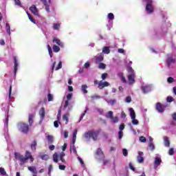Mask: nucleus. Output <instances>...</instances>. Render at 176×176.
<instances>
[{
	"instance_id": "f257e3e1",
	"label": "nucleus",
	"mask_w": 176,
	"mask_h": 176,
	"mask_svg": "<svg viewBox=\"0 0 176 176\" xmlns=\"http://www.w3.org/2000/svg\"><path fill=\"white\" fill-rule=\"evenodd\" d=\"M1 110L6 113V120L4 122V137L8 143L10 142V139L9 138V135L8 132L9 131L8 129V124H9V106L6 103H3L1 104Z\"/></svg>"
},
{
	"instance_id": "f03ea898",
	"label": "nucleus",
	"mask_w": 176,
	"mask_h": 176,
	"mask_svg": "<svg viewBox=\"0 0 176 176\" xmlns=\"http://www.w3.org/2000/svg\"><path fill=\"white\" fill-rule=\"evenodd\" d=\"M14 155L15 159L20 162L21 166H23V164L27 163L28 159H30V157L32 156L30 151H26L25 157L23 155L20 154V153H14Z\"/></svg>"
},
{
	"instance_id": "7ed1b4c3",
	"label": "nucleus",
	"mask_w": 176,
	"mask_h": 176,
	"mask_svg": "<svg viewBox=\"0 0 176 176\" xmlns=\"http://www.w3.org/2000/svg\"><path fill=\"white\" fill-rule=\"evenodd\" d=\"M99 134H100V131L91 130L85 132L83 135V137L85 138V140L87 142L90 141L91 138H92L94 141H97V138H98Z\"/></svg>"
},
{
	"instance_id": "20e7f679",
	"label": "nucleus",
	"mask_w": 176,
	"mask_h": 176,
	"mask_svg": "<svg viewBox=\"0 0 176 176\" xmlns=\"http://www.w3.org/2000/svg\"><path fill=\"white\" fill-rule=\"evenodd\" d=\"M133 62L129 60L128 63V80L129 85H133L135 82V72H134V69L131 67V65Z\"/></svg>"
},
{
	"instance_id": "39448f33",
	"label": "nucleus",
	"mask_w": 176,
	"mask_h": 176,
	"mask_svg": "<svg viewBox=\"0 0 176 176\" xmlns=\"http://www.w3.org/2000/svg\"><path fill=\"white\" fill-rule=\"evenodd\" d=\"M146 3V12L148 14H152L155 11V6H153V0H143Z\"/></svg>"
},
{
	"instance_id": "423d86ee",
	"label": "nucleus",
	"mask_w": 176,
	"mask_h": 176,
	"mask_svg": "<svg viewBox=\"0 0 176 176\" xmlns=\"http://www.w3.org/2000/svg\"><path fill=\"white\" fill-rule=\"evenodd\" d=\"M78 134V129H74L72 135V146L71 148V152H73L75 155H78L76 151V147L75 146V142H76V135Z\"/></svg>"
},
{
	"instance_id": "0eeeda50",
	"label": "nucleus",
	"mask_w": 176,
	"mask_h": 176,
	"mask_svg": "<svg viewBox=\"0 0 176 176\" xmlns=\"http://www.w3.org/2000/svg\"><path fill=\"white\" fill-rule=\"evenodd\" d=\"M17 128L21 133L24 134H27L28 133L30 129L28 128V125L24 122H19L17 124Z\"/></svg>"
},
{
	"instance_id": "6e6552de",
	"label": "nucleus",
	"mask_w": 176,
	"mask_h": 176,
	"mask_svg": "<svg viewBox=\"0 0 176 176\" xmlns=\"http://www.w3.org/2000/svg\"><path fill=\"white\" fill-rule=\"evenodd\" d=\"M64 156H65V153L61 152L59 155L57 153H55L53 155V160L55 163L58 162V158L63 163H65V160H64Z\"/></svg>"
},
{
	"instance_id": "1a4fd4ad",
	"label": "nucleus",
	"mask_w": 176,
	"mask_h": 176,
	"mask_svg": "<svg viewBox=\"0 0 176 176\" xmlns=\"http://www.w3.org/2000/svg\"><path fill=\"white\" fill-rule=\"evenodd\" d=\"M175 58L171 54L168 55V58L166 59V65L168 68H171L174 64H175Z\"/></svg>"
},
{
	"instance_id": "9d476101",
	"label": "nucleus",
	"mask_w": 176,
	"mask_h": 176,
	"mask_svg": "<svg viewBox=\"0 0 176 176\" xmlns=\"http://www.w3.org/2000/svg\"><path fill=\"white\" fill-rule=\"evenodd\" d=\"M14 60V75L16 77L17 74V69H19V66L20 65V62L19 61V58L16 56H13Z\"/></svg>"
},
{
	"instance_id": "9b49d317",
	"label": "nucleus",
	"mask_w": 176,
	"mask_h": 176,
	"mask_svg": "<svg viewBox=\"0 0 176 176\" xmlns=\"http://www.w3.org/2000/svg\"><path fill=\"white\" fill-rule=\"evenodd\" d=\"M162 164V157L160 155L157 154L154 160V168L156 169Z\"/></svg>"
},
{
	"instance_id": "f8f14e48",
	"label": "nucleus",
	"mask_w": 176,
	"mask_h": 176,
	"mask_svg": "<svg viewBox=\"0 0 176 176\" xmlns=\"http://www.w3.org/2000/svg\"><path fill=\"white\" fill-rule=\"evenodd\" d=\"M52 42L53 43L58 45V46H59V47H61L62 49H63V47H65V45L64 44V43L57 37H54Z\"/></svg>"
},
{
	"instance_id": "ddd939ff",
	"label": "nucleus",
	"mask_w": 176,
	"mask_h": 176,
	"mask_svg": "<svg viewBox=\"0 0 176 176\" xmlns=\"http://www.w3.org/2000/svg\"><path fill=\"white\" fill-rule=\"evenodd\" d=\"M152 91V86L146 84H143L142 85V91L144 94H146V93H149V91Z\"/></svg>"
},
{
	"instance_id": "4468645a",
	"label": "nucleus",
	"mask_w": 176,
	"mask_h": 176,
	"mask_svg": "<svg viewBox=\"0 0 176 176\" xmlns=\"http://www.w3.org/2000/svg\"><path fill=\"white\" fill-rule=\"evenodd\" d=\"M39 115H40V124L43 122L45 119V115H46V111H45V108L42 107L39 111Z\"/></svg>"
},
{
	"instance_id": "2eb2a0df",
	"label": "nucleus",
	"mask_w": 176,
	"mask_h": 176,
	"mask_svg": "<svg viewBox=\"0 0 176 176\" xmlns=\"http://www.w3.org/2000/svg\"><path fill=\"white\" fill-rule=\"evenodd\" d=\"M156 110L157 111V112H159L160 113H163V112H164V108H166L165 106H162V103L160 102H157L156 104Z\"/></svg>"
},
{
	"instance_id": "dca6fc26",
	"label": "nucleus",
	"mask_w": 176,
	"mask_h": 176,
	"mask_svg": "<svg viewBox=\"0 0 176 176\" xmlns=\"http://www.w3.org/2000/svg\"><path fill=\"white\" fill-rule=\"evenodd\" d=\"M108 86H109V82H107V81H102L100 80L98 82V89H100V90H102V89H104V87H108Z\"/></svg>"
},
{
	"instance_id": "f3484780",
	"label": "nucleus",
	"mask_w": 176,
	"mask_h": 176,
	"mask_svg": "<svg viewBox=\"0 0 176 176\" xmlns=\"http://www.w3.org/2000/svg\"><path fill=\"white\" fill-rule=\"evenodd\" d=\"M138 155L137 157L138 163H143L144 162V152L138 151Z\"/></svg>"
},
{
	"instance_id": "a211bd4d",
	"label": "nucleus",
	"mask_w": 176,
	"mask_h": 176,
	"mask_svg": "<svg viewBox=\"0 0 176 176\" xmlns=\"http://www.w3.org/2000/svg\"><path fill=\"white\" fill-rule=\"evenodd\" d=\"M51 0H42L43 5L45 6V10L47 13H50V8H49V5L50 4Z\"/></svg>"
},
{
	"instance_id": "6ab92c4d",
	"label": "nucleus",
	"mask_w": 176,
	"mask_h": 176,
	"mask_svg": "<svg viewBox=\"0 0 176 176\" xmlns=\"http://www.w3.org/2000/svg\"><path fill=\"white\" fill-rule=\"evenodd\" d=\"M67 100H66L65 102V104L63 106V109H65L67 108V107H68V105L69 104V100H71L72 98V94H68L67 95Z\"/></svg>"
},
{
	"instance_id": "aec40b11",
	"label": "nucleus",
	"mask_w": 176,
	"mask_h": 176,
	"mask_svg": "<svg viewBox=\"0 0 176 176\" xmlns=\"http://www.w3.org/2000/svg\"><path fill=\"white\" fill-rule=\"evenodd\" d=\"M30 10L32 12V13L34 14L35 16H38V9L36 8V6H35V5H32L30 8Z\"/></svg>"
},
{
	"instance_id": "412c9836",
	"label": "nucleus",
	"mask_w": 176,
	"mask_h": 176,
	"mask_svg": "<svg viewBox=\"0 0 176 176\" xmlns=\"http://www.w3.org/2000/svg\"><path fill=\"white\" fill-rule=\"evenodd\" d=\"M104 60V55L100 53L98 56H96V63H101V61Z\"/></svg>"
},
{
	"instance_id": "4be33fe9",
	"label": "nucleus",
	"mask_w": 176,
	"mask_h": 176,
	"mask_svg": "<svg viewBox=\"0 0 176 176\" xmlns=\"http://www.w3.org/2000/svg\"><path fill=\"white\" fill-rule=\"evenodd\" d=\"M6 31L9 36L12 35V32H13V30H10V25L8 23H6Z\"/></svg>"
},
{
	"instance_id": "5701e85b",
	"label": "nucleus",
	"mask_w": 176,
	"mask_h": 176,
	"mask_svg": "<svg viewBox=\"0 0 176 176\" xmlns=\"http://www.w3.org/2000/svg\"><path fill=\"white\" fill-rule=\"evenodd\" d=\"M96 155L99 156V159H104V153H102V150H101V148H98L96 151Z\"/></svg>"
},
{
	"instance_id": "b1692460",
	"label": "nucleus",
	"mask_w": 176,
	"mask_h": 176,
	"mask_svg": "<svg viewBox=\"0 0 176 176\" xmlns=\"http://www.w3.org/2000/svg\"><path fill=\"white\" fill-rule=\"evenodd\" d=\"M102 53L103 54H109V53H111V50L109 49V47L108 46L103 47Z\"/></svg>"
},
{
	"instance_id": "393cba45",
	"label": "nucleus",
	"mask_w": 176,
	"mask_h": 176,
	"mask_svg": "<svg viewBox=\"0 0 176 176\" xmlns=\"http://www.w3.org/2000/svg\"><path fill=\"white\" fill-rule=\"evenodd\" d=\"M164 144L167 148L170 146V140H168V138L167 136L164 137Z\"/></svg>"
},
{
	"instance_id": "a878e982",
	"label": "nucleus",
	"mask_w": 176,
	"mask_h": 176,
	"mask_svg": "<svg viewBox=\"0 0 176 176\" xmlns=\"http://www.w3.org/2000/svg\"><path fill=\"white\" fill-rule=\"evenodd\" d=\"M29 171H31L34 175L38 174V172L36 171V168L35 166H29L28 168Z\"/></svg>"
},
{
	"instance_id": "bb28decb",
	"label": "nucleus",
	"mask_w": 176,
	"mask_h": 176,
	"mask_svg": "<svg viewBox=\"0 0 176 176\" xmlns=\"http://www.w3.org/2000/svg\"><path fill=\"white\" fill-rule=\"evenodd\" d=\"M118 76H119V78H120V80L123 83H126V78H124V76H123L122 72H118Z\"/></svg>"
},
{
	"instance_id": "cd10ccee",
	"label": "nucleus",
	"mask_w": 176,
	"mask_h": 176,
	"mask_svg": "<svg viewBox=\"0 0 176 176\" xmlns=\"http://www.w3.org/2000/svg\"><path fill=\"white\" fill-rule=\"evenodd\" d=\"M107 19L109 21H113L115 20V15L112 12H110L107 15Z\"/></svg>"
},
{
	"instance_id": "c85d7f7f",
	"label": "nucleus",
	"mask_w": 176,
	"mask_h": 176,
	"mask_svg": "<svg viewBox=\"0 0 176 176\" xmlns=\"http://www.w3.org/2000/svg\"><path fill=\"white\" fill-rule=\"evenodd\" d=\"M131 119H135V112L133 108L129 109Z\"/></svg>"
},
{
	"instance_id": "c756f323",
	"label": "nucleus",
	"mask_w": 176,
	"mask_h": 176,
	"mask_svg": "<svg viewBox=\"0 0 176 176\" xmlns=\"http://www.w3.org/2000/svg\"><path fill=\"white\" fill-rule=\"evenodd\" d=\"M87 85H82L81 87V91H82L84 94H87Z\"/></svg>"
},
{
	"instance_id": "7c9ffc66",
	"label": "nucleus",
	"mask_w": 176,
	"mask_h": 176,
	"mask_svg": "<svg viewBox=\"0 0 176 176\" xmlns=\"http://www.w3.org/2000/svg\"><path fill=\"white\" fill-rule=\"evenodd\" d=\"M89 109H87V107H86L84 113H82L80 117V119L78 120V123H80V122H82V120H83V118H85V115H86L87 111H88Z\"/></svg>"
},
{
	"instance_id": "2f4dec72",
	"label": "nucleus",
	"mask_w": 176,
	"mask_h": 176,
	"mask_svg": "<svg viewBox=\"0 0 176 176\" xmlns=\"http://www.w3.org/2000/svg\"><path fill=\"white\" fill-rule=\"evenodd\" d=\"M5 175H8L6 170H5L4 168L0 167V176H5Z\"/></svg>"
},
{
	"instance_id": "473e14b6",
	"label": "nucleus",
	"mask_w": 176,
	"mask_h": 176,
	"mask_svg": "<svg viewBox=\"0 0 176 176\" xmlns=\"http://www.w3.org/2000/svg\"><path fill=\"white\" fill-rule=\"evenodd\" d=\"M61 25V23H54L53 24V30L56 31H58L60 30V27Z\"/></svg>"
},
{
	"instance_id": "72a5a7b5",
	"label": "nucleus",
	"mask_w": 176,
	"mask_h": 176,
	"mask_svg": "<svg viewBox=\"0 0 176 176\" xmlns=\"http://www.w3.org/2000/svg\"><path fill=\"white\" fill-rule=\"evenodd\" d=\"M77 159H78V162H80L82 168H85L86 166L85 165V162H83V160H82V158H80V157H79V156H77Z\"/></svg>"
},
{
	"instance_id": "f704fd0d",
	"label": "nucleus",
	"mask_w": 176,
	"mask_h": 176,
	"mask_svg": "<svg viewBox=\"0 0 176 176\" xmlns=\"http://www.w3.org/2000/svg\"><path fill=\"white\" fill-rule=\"evenodd\" d=\"M105 116L107 118V119H113V112L110 111L105 115Z\"/></svg>"
},
{
	"instance_id": "c9c22d12",
	"label": "nucleus",
	"mask_w": 176,
	"mask_h": 176,
	"mask_svg": "<svg viewBox=\"0 0 176 176\" xmlns=\"http://www.w3.org/2000/svg\"><path fill=\"white\" fill-rule=\"evenodd\" d=\"M60 46L56 45H54L52 47V49L54 52V53H58V52H60Z\"/></svg>"
},
{
	"instance_id": "e433bc0d",
	"label": "nucleus",
	"mask_w": 176,
	"mask_h": 176,
	"mask_svg": "<svg viewBox=\"0 0 176 176\" xmlns=\"http://www.w3.org/2000/svg\"><path fill=\"white\" fill-rule=\"evenodd\" d=\"M68 118H69V114L67 113L63 115V120H65V124H68V122H69V119Z\"/></svg>"
},
{
	"instance_id": "4c0bfd02",
	"label": "nucleus",
	"mask_w": 176,
	"mask_h": 176,
	"mask_svg": "<svg viewBox=\"0 0 176 176\" xmlns=\"http://www.w3.org/2000/svg\"><path fill=\"white\" fill-rule=\"evenodd\" d=\"M32 151H36V141H33L31 144Z\"/></svg>"
},
{
	"instance_id": "58836bf2",
	"label": "nucleus",
	"mask_w": 176,
	"mask_h": 176,
	"mask_svg": "<svg viewBox=\"0 0 176 176\" xmlns=\"http://www.w3.org/2000/svg\"><path fill=\"white\" fill-rule=\"evenodd\" d=\"M46 138L48 141V144H53V136L48 135L46 136Z\"/></svg>"
},
{
	"instance_id": "ea45409f",
	"label": "nucleus",
	"mask_w": 176,
	"mask_h": 176,
	"mask_svg": "<svg viewBox=\"0 0 176 176\" xmlns=\"http://www.w3.org/2000/svg\"><path fill=\"white\" fill-rule=\"evenodd\" d=\"M107 30H110L111 28H112V27H113V21H109V22L107 25Z\"/></svg>"
},
{
	"instance_id": "a19ab883",
	"label": "nucleus",
	"mask_w": 176,
	"mask_h": 176,
	"mask_svg": "<svg viewBox=\"0 0 176 176\" xmlns=\"http://www.w3.org/2000/svg\"><path fill=\"white\" fill-rule=\"evenodd\" d=\"M104 100L107 101V102L108 104H109L110 105H115V102H116V100H108V99L104 98Z\"/></svg>"
},
{
	"instance_id": "79ce46f5",
	"label": "nucleus",
	"mask_w": 176,
	"mask_h": 176,
	"mask_svg": "<svg viewBox=\"0 0 176 176\" xmlns=\"http://www.w3.org/2000/svg\"><path fill=\"white\" fill-rule=\"evenodd\" d=\"M152 35H157L158 34H160V30L157 28L153 29L151 32Z\"/></svg>"
},
{
	"instance_id": "37998d69",
	"label": "nucleus",
	"mask_w": 176,
	"mask_h": 176,
	"mask_svg": "<svg viewBox=\"0 0 176 176\" xmlns=\"http://www.w3.org/2000/svg\"><path fill=\"white\" fill-rule=\"evenodd\" d=\"M47 49H48V53L50 54V57L52 58V57H53V51L52 50V47H50V45H48Z\"/></svg>"
},
{
	"instance_id": "c03bdc74",
	"label": "nucleus",
	"mask_w": 176,
	"mask_h": 176,
	"mask_svg": "<svg viewBox=\"0 0 176 176\" xmlns=\"http://www.w3.org/2000/svg\"><path fill=\"white\" fill-rule=\"evenodd\" d=\"M33 119H34V115L30 114V115H29L28 121H29V123H30V126H32Z\"/></svg>"
},
{
	"instance_id": "a18cd8bd",
	"label": "nucleus",
	"mask_w": 176,
	"mask_h": 176,
	"mask_svg": "<svg viewBox=\"0 0 176 176\" xmlns=\"http://www.w3.org/2000/svg\"><path fill=\"white\" fill-rule=\"evenodd\" d=\"M106 67H107V65L102 63H100L98 65L99 69H105Z\"/></svg>"
},
{
	"instance_id": "49530a36",
	"label": "nucleus",
	"mask_w": 176,
	"mask_h": 176,
	"mask_svg": "<svg viewBox=\"0 0 176 176\" xmlns=\"http://www.w3.org/2000/svg\"><path fill=\"white\" fill-rule=\"evenodd\" d=\"M61 68H63V62L60 61L58 66L55 68V71H58V69H61Z\"/></svg>"
},
{
	"instance_id": "de8ad7c7",
	"label": "nucleus",
	"mask_w": 176,
	"mask_h": 176,
	"mask_svg": "<svg viewBox=\"0 0 176 176\" xmlns=\"http://www.w3.org/2000/svg\"><path fill=\"white\" fill-rule=\"evenodd\" d=\"M148 146L151 148V151H155V144L153 142H148Z\"/></svg>"
},
{
	"instance_id": "09e8293b",
	"label": "nucleus",
	"mask_w": 176,
	"mask_h": 176,
	"mask_svg": "<svg viewBox=\"0 0 176 176\" xmlns=\"http://www.w3.org/2000/svg\"><path fill=\"white\" fill-rule=\"evenodd\" d=\"M91 98H92L93 100H98V99H100V98H102V96H98V95H93V96H91Z\"/></svg>"
},
{
	"instance_id": "8fccbe9b",
	"label": "nucleus",
	"mask_w": 176,
	"mask_h": 176,
	"mask_svg": "<svg viewBox=\"0 0 176 176\" xmlns=\"http://www.w3.org/2000/svg\"><path fill=\"white\" fill-rule=\"evenodd\" d=\"M123 138V131H118V139L122 140Z\"/></svg>"
},
{
	"instance_id": "3c124183",
	"label": "nucleus",
	"mask_w": 176,
	"mask_h": 176,
	"mask_svg": "<svg viewBox=\"0 0 176 176\" xmlns=\"http://www.w3.org/2000/svg\"><path fill=\"white\" fill-rule=\"evenodd\" d=\"M112 120L113 123H118L119 122V118L118 117H115L113 118H110Z\"/></svg>"
},
{
	"instance_id": "603ef678",
	"label": "nucleus",
	"mask_w": 176,
	"mask_h": 176,
	"mask_svg": "<svg viewBox=\"0 0 176 176\" xmlns=\"http://www.w3.org/2000/svg\"><path fill=\"white\" fill-rule=\"evenodd\" d=\"M41 159H42V160H48L49 159V155H43L41 156Z\"/></svg>"
},
{
	"instance_id": "864d4df0",
	"label": "nucleus",
	"mask_w": 176,
	"mask_h": 176,
	"mask_svg": "<svg viewBox=\"0 0 176 176\" xmlns=\"http://www.w3.org/2000/svg\"><path fill=\"white\" fill-rule=\"evenodd\" d=\"M138 123H139L138 120H137L135 118H132V124L137 126V124H138Z\"/></svg>"
},
{
	"instance_id": "5fc2aeb1",
	"label": "nucleus",
	"mask_w": 176,
	"mask_h": 176,
	"mask_svg": "<svg viewBox=\"0 0 176 176\" xmlns=\"http://www.w3.org/2000/svg\"><path fill=\"white\" fill-rule=\"evenodd\" d=\"M47 100L49 102L53 101V95L52 94H48Z\"/></svg>"
},
{
	"instance_id": "6e6d98bb",
	"label": "nucleus",
	"mask_w": 176,
	"mask_h": 176,
	"mask_svg": "<svg viewBox=\"0 0 176 176\" xmlns=\"http://www.w3.org/2000/svg\"><path fill=\"white\" fill-rule=\"evenodd\" d=\"M11 97H12V86L10 87V89L8 91V98H9L10 101H12V100H10Z\"/></svg>"
},
{
	"instance_id": "4d7b16f0",
	"label": "nucleus",
	"mask_w": 176,
	"mask_h": 176,
	"mask_svg": "<svg viewBox=\"0 0 176 176\" xmlns=\"http://www.w3.org/2000/svg\"><path fill=\"white\" fill-rule=\"evenodd\" d=\"M125 102H127L128 104L131 102V96H127L125 98Z\"/></svg>"
},
{
	"instance_id": "13d9d810",
	"label": "nucleus",
	"mask_w": 176,
	"mask_h": 176,
	"mask_svg": "<svg viewBox=\"0 0 176 176\" xmlns=\"http://www.w3.org/2000/svg\"><path fill=\"white\" fill-rule=\"evenodd\" d=\"M130 170H132V171H135V168L134 166H133V164L131 162L129 164Z\"/></svg>"
},
{
	"instance_id": "bf43d9fd",
	"label": "nucleus",
	"mask_w": 176,
	"mask_h": 176,
	"mask_svg": "<svg viewBox=\"0 0 176 176\" xmlns=\"http://www.w3.org/2000/svg\"><path fill=\"white\" fill-rule=\"evenodd\" d=\"M28 16L30 21H32V23H34V24H36V22H35V20H34V19L32 18V16H31V15H30V14L28 13Z\"/></svg>"
},
{
	"instance_id": "052dcab7",
	"label": "nucleus",
	"mask_w": 176,
	"mask_h": 176,
	"mask_svg": "<svg viewBox=\"0 0 176 176\" xmlns=\"http://www.w3.org/2000/svg\"><path fill=\"white\" fill-rule=\"evenodd\" d=\"M140 142H146V138L144 136H141L140 138Z\"/></svg>"
},
{
	"instance_id": "680f3d73",
	"label": "nucleus",
	"mask_w": 176,
	"mask_h": 176,
	"mask_svg": "<svg viewBox=\"0 0 176 176\" xmlns=\"http://www.w3.org/2000/svg\"><path fill=\"white\" fill-rule=\"evenodd\" d=\"M173 98L171 96H168L166 98L167 102H173Z\"/></svg>"
},
{
	"instance_id": "e2e57ef3",
	"label": "nucleus",
	"mask_w": 176,
	"mask_h": 176,
	"mask_svg": "<svg viewBox=\"0 0 176 176\" xmlns=\"http://www.w3.org/2000/svg\"><path fill=\"white\" fill-rule=\"evenodd\" d=\"M15 2V5H16L17 6H21V1H20V0H14Z\"/></svg>"
},
{
	"instance_id": "0e129e2a",
	"label": "nucleus",
	"mask_w": 176,
	"mask_h": 176,
	"mask_svg": "<svg viewBox=\"0 0 176 176\" xmlns=\"http://www.w3.org/2000/svg\"><path fill=\"white\" fill-rule=\"evenodd\" d=\"M107 76H108V74L107 73H104L102 74V80H105V79H107Z\"/></svg>"
},
{
	"instance_id": "69168bd1",
	"label": "nucleus",
	"mask_w": 176,
	"mask_h": 176,
	"mask_svg": "<svg viewBox=\"0 0 176 176\" xmlns=\"http://www.w3.org/2000/svg\"><path fill=\"white\" fill-rule=\"evenodd\" d=\"M122 153H123V155H124V156H127V155H129V152L127 151V149H126V148H124V149L122 150Z\"/></svg>"
},
{
	"instance_id": "338daca9",
	"label": "nucleus",
	"mask_w": 176,
	"mask_h": 176,
	"mask_svg": "<svg viewBox=\"0 0 176 176\" xmlns=\"http://www.w3.org/2000/svg\"><path fill=\"white\" fill-rule=\"evenodd\" d=\"M120 131H123L124 130V124H121L119 126Z\"/></svg>"
},
{
	"instance_id": "774afa93",
	"label": "nucleus",
	"mask_w": 176,
	"mask_h": 176,
	"mask_svg": "<svg viewBox=\"0 0 176 176\" xmlns=\"http://www.w3.org/2000/svg\"><path fill=\"white\" fill-rule=\"evenodd\" d=\"M58 123H60L59 120H57L56 121H54V127H56V128L58 127Z\"/></svg>"
}]
</instances>
